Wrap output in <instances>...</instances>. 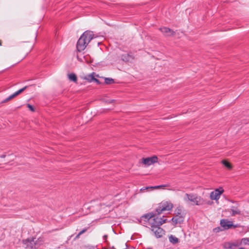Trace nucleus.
<instances>
[{"mask_svg": "<svg viewBox=\"0 0 249 249\" xmlns=\"http://www.w3.org/2000/svg\"><path fill=\"white\" fill-rule=\"evenodd\" d=\"M173 207V204L170 202H162L159 204L155 212H150L142 215L138 219V221L142 225L150 228L157 221L160 220L156 217L157 215L163 211L171 210Z\"/></svg>", "mask_w": 249, "mask_h": 249, "instance_id": "obj_1", "label": "nucleus"}, {"mask_svg": "<svg viewBox=\"0 0 249 249\" xmlns=\"http://www.w3.org/2000/svg\"><path fill=\"white\" fill-rule=\"evenodd\" d=\"M93 33L91 31L85 32L78 39L76 48L79 52L83 51L90 41L93 38Z\"/></svg>", "mask_w": 249, "mask_h": 249, "instance_id": "obj_2", "label": "nucleus"}, {"mask_svg": "<svg viewBox=\"0 0 249 249\" xmlns=\"http://www.w3.org/2000/svg\"><path fill=\"white\" fill-rule=\"evenodd\" d=\"M166 219L160 218L159 221H157L150 228L156 237L160 238L162 236L164 231L163 229L160 227V226L166 223Z\"/></svg>", "mask_w": 249, "mask_h": 249, "instance_id": "obj_3", "label": "nucleus"}, {"mask_svg": "<svg viewBox=\"0 0 249 249\" xmlns=\"http://www.w3.org/2000/svg\"><path fill=\"white\" fill-rule=\"evenodd\" d=\"M184 200L186 202H191L196 205H203V198L195 194H185Z\"/></svg>", "mask_w": 249, "mask_h": 249, "instance_id": "obj_4", "label": "nucleus"}, {"mask_svg": "<svg viewBox=\"0 0 249 249\" xmlns=\"http://www.w3.org/2000/svg\"><path fill=\"white\" fill-rule=\"evenodd\" d=\"M35 238H32L31 239L27 238L26 240L23 241L24 245L25 246V248H29L31 249H35L37 248L36 246L39 244L37 240L35 241Z\"/></svg>", "mask_w": 249, "mask_h": 249, "instance_id": "obj_5", "label": "nucleus"}, {"mask_svg": "<svg viewBox=\"0 0 249 249\" xmlns=\"http://www.w3.org/2000/svg\"><path fill=\"white\" fill-rule=\"evenodd\" d=\"M224 190L222 187H219L213 191L210 194V198L212 200H217L219 199L220 196L223 193Z\"/></svg>", "mask_w": 249, "mask_h": 249, "instance_id": "obj_6", "label": "nucleus"}, {"mask_svg": "<svg viewBox=\"0 0 249 249\" xmlns=\"http://www.w3.org/2000/svg\"><path fill=\"white\" fill-rule=\"evenodd\" d=\"M220 224L224 230H228L232 228V222L226 219H222L220 220Z\"/></svg>", "mask_w": 249, "mask_h": 249, "instance_id": "obj_7", "label": "nucleus"}, {"mask_svg": "<svg viewBox=\"0 0 249 249\" xmlns=\"http://www.w3.org/2000/svg\"><path fill=\"white\" fill-rule=\"evenodd\" d=\"M157 161L158 158L156 156L142 159V163L147 166H149Z\"/></svg>", "mask_w": 249, "mask_h": 249, "instance_id": "obj_8", "label": "nucleus"}, {"mask_svg": "<svg viewBox=\"0 0 249 249\" xmlns=\"http://www.w3.org/2000/svg\"><path fill=\"white\" fill-rule=\"evenodd\" d=\"M230 211L231 212V216H234L237 214L240 215L242 214L241 211L239 209V205L235 203V204L231 207Z\"/></svg>", "mask_w": 249, "mask_h": 249, "instance_id": "obj_9", "label": "nucleus"}, {"mask_svg": "<svg viewBox=\"0 0 249 249\" xmlns=\"http://www.w3.org/2000/svg\"><path fill=\"white\" fill-rule=\"evenodd\" d=\"M160 30L165 36H172L175 34V32L167 27H161L160 28Z\"/></svg>", "mask_w": 249, "mask_h": 249, "instance_id": "obj_10", "label": "nucleus"}, {"mask_svg": "<svg viewBox=\"0 0 249 249\" xmlns=\"http://www.w3.org/2000/svg\"><path fill=\"white\" fill-rule=\"evenodd\" d=\"M184 217L183 215L177 216L175 215L174 217L171 219V221L174 222V225H176L178 223H181L183 222Z\"/></svg>", "mask_w": 249, "mask_h": 249, "instance_id": "obj_11", "label": "nucleus"}, {"mask_svg": "<svg viewBox=\"0 0 249 249\" xmlns=\"http://www.w3.org/2000/svg\"><path fill=\"white\" fill-rule=\"evenodd\" d=\"M133 59V56L128 53H124L121 56V59L125 62H131Z\"/></svg>", "mask_w": 249, "mask_h": 249, "instance_id": "obj_12", "label": "nucleus"}, {"mask_svg": "<svg viewBox=\"0 0 249 249\" xmlns=\"http://www.w3.org/2000/svg\"><path fill=\"white\" fill-rule=\"evenodd\" d=\"M26 88H27V86H25L24 88L19 89L17 91L15 92V93H14L13 94L11 95L12 99L15 98V97H16L18 95H19L20 93H21L23 91H24L26 89Z\"/></svg>", "mask_w": 249, "mask_h": 249, "instance_id": "obj_13", "label": "nucleus"}, {"mask_svg": "<svg viewBox=\"0 0 249 249\" xmlns=\"http://www.w3.org/2000/svg\"><path fill=\"white\" fill-rule=\"evenodd\" d=\"M169 241L173 244H175L179 242L178 239L172 235H171L169 237Z\"/></svg>", "mask_w": 249, "mask_h": 249, "instance_id": "obj_14", "label": "nucleus"}, {"mask_svg": "<svg viewBox=\"0 0 249 249\" xmlns=\"http://www.w3.org/2000/svg\"><path fill=\"white\" fill-rule=\"evenodd\" d=\"M166 185H158V186H149V187H143L140 189L141 191L145 190L148 189H158L160 188H162L163 187H165Z\"/></svg>", "mask_w": 249, "mask_h": 249, "instance_id": "obj_15", "label": "nucleus"}, {"mask_svg": "<svg viewBox=\"0 0 249 249\" xmlns=\"http://www.w3.org/2000/svg\"><path fill=\"white\" fill-rule=\"evenodd\" d=\"M94 73L93 72L92 73L90 74H89L87 75L85 77V79L87 80L89 82H93L94 76Z\"/></svg>", "mask_w": 249, "mask_h": 249, "instance_id": "obj_16", "label": "nucleus"}, {"mask_svg": "<svg viewBox=\"0 0 249 249\" xmlns=\"http://www.w3.org/2000/svg\"><path fill=\"white\" fill-rule=\"evenodd\" d=\"M68 76L70 80L74 82L77 81V76L74 73H70L68 75Z\"/></svg>", "mask_w": 249, "mask_h": 249, "instance_id": "obj_17", "label": "nucleus"}, {"mask_svg": "<svg viewBox=\"0 0 249 249\" xmlns=\"http://www.w3.org/2000/svg\"><path fill=\"white\" fill-rule=\"evenodd\" d=\"M241 244L244 245H249V238H243L241 240Z\"/></svg>", "mask_w": 249, "mask_h": 249, "instance_id": "obj_18", "label": "nucleus"}, {"mask_svg": "<svg viewBox=\"0 0 249 249\" xmlns=\"http://www.w3.org/2000/svg\"><path fill=\"white\" fill-rule=\"evenodd\" d=\"M222 163L225 166H226L228 169H231V164L228 162V161H227L226 160H223L222 161H221Z\"/></svg>", "mask_w": 249, "mask_h": 249, "instance_id": "obj_19", "label": "nucleus"}, {"mask_svg": "<svg viewBox=\"0 0 249 249\" xmlns=\"http://www.w3.org/2000/svg\"><path fill=\"white\" fill-rule=\"evenodd\" d=\"M175 214L177 216L183 215L182 213V210L179 208H177L175 211Z\"/></svg>", "mask_w": 249, "mask_h": 249, "instance_id": "obj_20", "label": "nucleus"}, {"mask_svg": "<svg viewBox=\"0 0 249 249\" xmlns=\"http://www.w3.org/2000/svg\"><path fill=\"white\" fill-rule=\"evenodd\" d=\"M105 82L107 84H110L114 82V80L111 78H106Z\"/></svg>", "mask_w": 249, "mask_h": 249, "instance_id": "obj_21", "label": "nucleus"}, {"mask_svg": "<svg viewBox=\"0 0 249 249\" xmlns=\"http://www.w3.org/2000/svg\"><path fill=\"white\" fill-rule=\"evenodd\" d=\"M230 244L234 248L238 247L242 244H241V242L240 243H238V242H233V243H230Z\"/></svg>", "mask_w": 249, "mask_h": 249, "instance_id": "obj_22", "label": "nucleus"}, {"mask_svg": "<svg viewBox=\"0 0 249 249\" xmlns=\"http://www.w3.org/2000/svg\"><path fill=\"white\" fill-rule=\"evenodd\" d=\"M227 246L226 247H225V248H226V249H235V248L233 247L231 244H230V243H227Z\"/></svg>", "mask_w": 249, "mask_h": 249, "instance_id": "obj_23", "label": "nucleus"}, {"mask_svg": "<svg viewBox=\"0 0 249 249\" xmlns=\"http://www.w3.org/2000/svg\"><path fill=\"white\" fill-rule=\"evenodd\" d=\"M221 231L222 230L221 229V228L219 227L214 228L213 230V232H216V233L219 232V231Z\"/></svg>", "mask_w": 249, "mask_h": 249, "instance_id": "obj_24", "label": "nucleus"}, {"mask_svg": "<svg viewBox=\"0 0 249 249\" xmlns=\"http://www.w3.org/2000/svg\"><path fill=\"white\" fill-rule=\"evenodd\" d=\"M203 205L204 204H207V205H212V204L213 203L212 201H206V200H205L203 199Z\"/></svg>", "mask_w": 249, "mask_h": 249, "instance_id": "obj_25", "label": "nucleus"}, {"mask_svg": "<svg viewBox=\"0 0 249 249\" xmlns=\"http://www.w3.org/2000/svg\"><path fill=\"white\" fill-rule=\"evenodd\" d=\"M12 99L11 96H9L8 97L4 100L2 103H6Z\"/></svg>", "mask_w": 249, "mask_h": 249, "instance_id": "obj_26", "label": "nucleus"}, {"mask_svg": "<svg viewBox=\"0 0 249 249\" xmlns=\"http://www.w3.org/2000/svg\"><path fill=\"white\" fill-rule=\"evenodd\" d=\"M27 107L30 109V110H31L32 111H35L34 107L31 105L28 104L27 105Z\"/></svg>", "mask_w": 249, "mask_h": 249, "instance_id": "obj_27", "label": "nucleus"}, {"mask_svg": "<svg viewBox=\"0 0 249 249\" xmlns=\"http://www.w3.org/2000/svg\"><path fill=\"white\" fill-rule=\"evenodd\" d=\"M87 231V228H85V229H83L81 231H80L79 232V235H81L82 234L85 232Z\"/></svg>", "mask_w": 249, "mask_h": 249, "instance_id": "obj_28", "label": "nucleus"}, {"mask_svg": "<svg viewBox=\"0 0 249 249\" xmlns=\"http://www.w3.org/2000/svg\"><path fill=\"white\" fill-rule=\"evenodd\" d=\"M93 82H95V83H96L98 85L100 84V83H101L100 81L98 79H96L95 78H94Z\"/></svg>", "mask_w": 249, "mask_h": 249, "instance_id": "obj_29", "label": "nucleus"}, {"mask_svg": "<svg viewBox=\"0 0 249 249\" xmlns=\"http://www.w3.org/2000/svg\"><path fill=\"white\" fill-rule=\"evenodd\" d=\"M239 227H240V225L239 224H236V225L233 224V226H232V228H236Z\"/></svg>", "mask_w": 249, "mask_h": 249, "instance_id": "obj_30", "label": "nucleus"}, {"mask_svg": "<svg viewBox=\"0 0 249 249\" xmlns=\"http://www.w3.org/2000/svg\"><path fill=\"white\" fill-rule=\"evenodd\" d=\"M107 235H104L103 236V240H105V241H107Z\"/></svg>", "mask_w": 249, "mask_h": 249, "instance_id": "obj_31", "label": "nucleus"}, {"mask_svg": "<svg viewBox=\"0 0 249 249\" xmlns=\"http://www.w3.org/2000/svg\"><path fill=\"white\" fill-rule=\"evenodd\" d=\"M114 102V100H110L108 101V103H112Z\"/></svg>", "mask_w": 249, "mask_h": 249, "instance_id": "obj_32", "label": "nucleus"}, {"mask_svg": "<svg viewBox=\"0 0 249 249\" xmlns=\"http://www.w3.org/2000/svg\"><path fill=\"white\" fill-rule=\"evenodd\" d=\"M80 235H79V233L76 236V238H78L80 236Z\"/></svg>", "mask_w": 249, "mask_h": 249, "instance_id": "obj_33", "label": "nucleus"}, {"mask_svg": "<svg viewBox=\"0 0 249 249\" xmlns=\"http://www.w3.org/2000/svg\"><path fill=\"white\" fill-rule=\"evenodd\" d=\"M5 157V156L4 155L0 156L1 158H4Z\"/></svg>", "mask_w": 249, "mask_h": 249, "instance_id": "obj_34", "label": "nucleus"}, {"mask_svg": "<svg viewBox=\"0 0 249 249\" xmlns=\"http://www.w3.org/2000/svg\"><path fill=\"white\" fill-rule=\"evenodd\" d=\"M1 41L0 40V46H1Z\"/></svg>", "mask_w": 249, "mask_h": 249, "instance_id": "obj_35", "label": "nucleus"}]
</instances>
